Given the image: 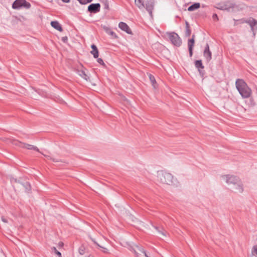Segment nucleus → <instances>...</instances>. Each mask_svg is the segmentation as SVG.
I'll return each mask as SVG.
<instances>
[{
	"instance_id": "f257e3e1",
	"label": "nucleus",
	"mask_w": 257,
	"mask_h": 257,
	"mask_svg": "<svg viewBox=\"0 0 257 257\" xmlns=\"http://www.w3.org/2000/svg\"><path fill=\"white\" fill-rule=\"evenodd\" d=\"M158 180L165 184L172 185L174 183V176L169 173L164 171H160L157 172Z\"/></svg>"
},
{
	"instance_id": "f03ea898",
	"label": "nucleus",
	"mask_w": 257,
	"mask_h": 257,
	"mask_svg": "<svg viewBox=\"0 0 257 257\" xmlns=\"http://www.w3.org/2000/svg\"><path fill=\"white\" fill-rule=\"evenodd\" d=\"M236 87L243 97L247 98L249 97L251 94L250 89L242 80L238 79L236 81Z\"/></svg>"
},
{
	"instance_id": "7ed1b4c3",
	"label": "nucleus",
	"mask_w": 257,
	"mask_h": 257,
	"mask_svg": "<svg viewBox=\"0 0 257 257\" xmlns=\"http://www.w3.org/2000/svg\"><path fill=\"white\" fill-rule=\"evenodd\" d=\"M166 35L168 37L172 44L177 47H179L182 44V41L178 35L174 32L166 33Z\"/></svg>"
},
{
	"instance_id": "20e7f679",
	"label": "nucleus",
	"mask_w": 257,
	"mask_h": 257,
	"mask_svg": "<svg viewBox=\"0 0 257 257\" xmlns=\"http://www.w3.org/2000/svg\"><path fill=\"white\" fill-rule=\"evenodd\" d=\"M222 179L225 181L228 185L232 186L237 183L240 179L239 177L231 175H225L222 176Z\"/></svg>"
},
{
	"instance_id": "39448f33",
	"label": "nucleus",
	"mask_w": 257,
	"mask_h": 257,
	"mask_svg": "<svg viewBox=\"0 0 257 257\" xmlns=\"http://www.w3.org/2000/svg\"><path fill=\"white\" fill-rule=\"evenodd\" d=\"M31 5L29 3L26 1V0H16L13 3L12 7L14 9H18L22 7L26 9H29Z\"/></svg>"
},
{
	"instance_id": "423d86ee",
	"label": "nucleus",
	"mask_w": 257,
	"mask_h": 257,
	"mask_svg": "<svg viewBox=\"0 0 257 257\" xmlns=\"http://www.w3.org/2000/svg\"><path fill=\"white\" fill-rule=\"evenodd\" d=\"M230 189L231 191L235 193H242L243 191V184L240 179H239L237 183L233 185L230 186Z\"/></svg>"
},
{
	"instance_id": "0eeeda50",
	"label": "nucleus",
	"mask_w": 257,
	"mask_h": 257,
	"mask_svg": "<svg viewBox=\"0 0 257 257\" xmlns=\"http://www.w3.org/2000/svg\"><path fill=\"white\" fill-rule=\"evenodd\" d=\"M154 5L155 0H147V4L146 5V9L151 16L152 15V11L154 9Z\"/></svg>"
},
{
	"instance_id": "6e6552de",
	"label": "nucleus",
	"mask_w": 257,
	"mask_h": 257,
	"mask_svg": "<svg viewBox=\"0 0 257 257\" xmlns=\"http://www.w3.org/2000/svg\"><path fill=\"white\" fill-rule=\"evenodd\" d=\"M100 5L99 4H92L88 8V11L91 13H97L99 12Z\"/></svg>"
},
{
	"instance_id": "1a4fd4ad",
	"label": "nucleus",
	"mask_w": 257,
	"mask_h": 257,
	"mask_svg": "<svg viewBox=\"0 0 257 257\" xmlns=\"http://www.w3.org/2000/svg\"><path fill=\"white\" fill-rule=\"evenodd\" d=\"M118 27L121 30L125 32L127 34H132V31L126 24L123 22H120L118 25Z\"/></svg>"
},
{
	"instance_id": "9d476101",
	"label": "nucleus",
	"mask_w": 257,
	"mask_h": 257,
	"mask_svg": "<svg viewBox=\"0 0 257 257\" xmlns=\"http://www.w3.org/2000/svg\"><path fill=\"white\" fill-rule=\"evenodd\" d=\"M51 26L54 28L55 29L57 30V31L61 32L63 31L62 27L60 24L57 21H52L51 22Z\"/></svg>"
},
{
	"instance_id": "9b49d317",
	"label": "nucleus",
	"mask_w": 257,
	"mask_h": 257,
	"mask_svg": "<svg viewBox=\"0 0 257 257\" xmlns=\"http://www.w3.org/2000/svg\"><path fill=\"white\" fill-rule=\"evenodd\" d=\"M194 36H193V37L192 39L189 40L188 42V49L189 51V54L190 56H192V51H193V48L194 45Z\"/></svg>"
},
{
	"instance_id": "f8f14e48",
	"label": "nucleus",
	"mask_w": 257,
	"mask_h": 257,
	"mask_svg": "<svg viewBox=\"0 0 257 257\" xmlns=\"http://www.w3.org/2000/svg\"><path fill=\"white\" fill-rule=\"evenodd\" d=\"M22 148L26 149L28 150H35L37 152H40L39 149L37 147H36L34 145H31V144L24 143V142H23Z\"/></svg>"
},
{
	"instance_id": "ddd939ff",
	"label": "nucleus",
	"mask_w": 257,
	"mask_h": 257,
	"mask_svg": "<svg viewBox=\"0 0 257 257\" xmlns=\"http://www.w3.org/2000/svg\"><path fill=\"white\" fill-rule=\"evenodd\" d=\"M204 56L208 61H210L211 59V53L209 50L208 45H206L205 49L204 51Z\"/></svg>"
},
{
	"instance_id": "4468645a",
	"label": "nucleus",
	"mask_w": 257,
	"mask_h": 257,
	"mask_svg": "<svg viewBox=\"0 0 257 257\" xmlns=\"http://www.w3.org/2000/svg\"><path fill=\"white\" fill-rule=\"evenodd\" d=\"M8 141H9L13 145L22 148L23 142H22L16 139H8Z\"/></svg>"
},
{
	"instance_id": "2eb2a0df",
	"label": "nucleus",
	"mask_w": 257,
	"mask_h": 257,
	"mask_svg": "<svg viewBox=\"0 0 257 257\" xmlns=\"http://www.w3.org/2000/svg\"><path fill=\"white\" fill-rule=\"evenodd\" d=\"M135 5L140 10L145 8L144 0H135Z\"/></svg>"
},
{
	"instance_id": "dca6fc26",
	"label": "nucleus",
	"mask_w": 257,
	"mask_h": 257,
	"mask_svg": "<svg viewBox=\"0 0 257 257\" xmlns=\"http://www.w3.org/2000/svg\"><path fill=\"white\" fill-rule=\"evenodd\" d=\"M234 7V4L232 1H227L225 2L223 8L226 10H229Z\"/></svg>"
},
{
	"instance_id": "f3484780",
	"label": "nucleus",
	"mask_w": 257,
	"mask_h": 257,
	"mask_svg": "<svg viewBox=\"0 0 257 257\" xmlns=\"http://www.w3.org/2000/svg\"><path fill=\"white\" fill-rule=\"evenodd\" d=\"M200 7V4L199 3H196L191 5L188 8V11L189 12L195 11Z\"/></svg>"
},
{
	"instance_id": "a211bd4d",
	"label": "nucleus",
	"mask_w": 257,
	"mask_h": 257,
	"mask_svg": "<svg viewBox=\"0 0 257 257\" xmlns=\"http://www.w3.org/2000/svg\"><path fill=\"white\" fill-rule=\"evenodd\" d=\"M92 51H91V53L93 55L94 57L96 58L98 57V51L97 49V47L94 45H91Z\"/></svg>"
},
{
	"instance_id": "6ab92c4d",
	"label": "nucleus",
	"mask_w": 257,
	"mask_h": 257,
	"mask_svg": "<svg viewBox=\"0 0 257 257\" xmlns=\"http://www.w3.org/2000/svg\"><path fill=\"white\" fill-rule=\"evenodd\" d=\"M250 255L251 257H257V244L251 247Z\"/></svg>"
},
{
	"instance_id": "aec40b11",
	"label": "nucleus",
	"mask_w": 257,
	"mask_h": 257,
	"mask_svg": "<svg viewBox=\"0 0 257 257\" xmlns=\"http://www.w3.org/2000/svg\"><path fill=\"white\" fill-rule=\"evenodd\" d=\"M79 75L83 79L88 81L89 79V77L88 75L86 73L84 70H82L79 71Z\"/></svg>"
},
{
	"instance_id": "412c9836",
	"label": "nucleus",
	"mask_w": 257,
	"mask_h": 257,
	"mask_svg": "<svg viewBox=\"0 0 257 257\" xmlns=\"http://www.w3.org/2000/svg\"><path fill=\"white\" fill-rule=\"evenodd\" d=\"M149 76L153 87L154 88H156L157 87V84L155 77L151 74H150Z\"/></svg>"
},
{
	"instance_id": "4be33fe9",
	"label": "nucleus",
	"mask_w": 257,
	"mask_h": 257,
	"mask_svg": "<svg viewBox=\"0 0 257 257\" xmlns=\"http://www.w3.org/2000/svg\"><path fill=\"white\" fill-rule=\"evenodd\" d=\"M78 252L80 254L83 255L86 252V248L84 246H81L78 249Z\"/></svg>"
},
{
	"instance_id": "5701e85b",
	"label": "nucleus",
	"mask_w": 257,
	"mask_h": 257,
	"mask_svg": "<svg viewBox=\"0 0 257 257\" xmlns=\"http://www.w3.org/2000/svg\"><path fill=\"white\" fill-rule=\"evenodd\" d=\"M25 192H28L31 190V185L29 183H26L23 185Z\"/></svg>"
},
{
	"instance_id": "b1692460",
	"label": "nucleus",
	"mask_w": 257,
	"mask_h": 257,
	"mask_svg": "<svg viewBox=\"0 0 257 257\" xmlns=\"http://www.w3.org/2000/svg\"><path fill=\"white\" fill-rule=\"evenodd\" d=\"M195 66L197 68H203L201 61L200 60H197L195 62Z\"/></svg>"
},
{
	"instance_id": "393cba45",
	"label": "nucleus",
	"mask_w": 257,
	"mask_h": 257,
	"mask_svg": "<svg viewBox=\"0 0 257 257\" xmlns=\"http://www.w3.org/2000/svg\"><path fill=\"white\" fill-rule=\"evenodd\" d=\"M186 34L187 36H189L191 34V30L189 29V25L188 23L186 24Z\"/></svg>"
},
{
	"instance_id": "a878e982",
	"label": "nucleus",
	"mask_w": 257,
	"mask_h": 257,
	"mask_svg": "<svg viewBox=\"0 0 257 257\" xmlns=\"http://www.w3.org/2000/svg\"><path fill=\"white\" fill-rule=\"evenodd\" d=\"M52 251L55 253H56L57 255L59 256H61V253L60 252H59V251H58L56 249V248L55 247H53L52 248Z\"/></svg>"
},
{
	"instance_id": "bb28decb",
	"label": "nucleus",
	"mask_w": 257,
	"mask_h": 257,
	"mask_svg": "<svg viewBox=\"0 0 257 257\" xmlns=\"http://www.w3.org/2000/svg\"><path fill=\"white\" fill-rule=\"evenodd\" d=\"M48 160H52L53 162H57V160H56L54 158H52L51 156H49V155H44L43 154H42Z\"/></svg>"
},
{
	"instance_id": "cd10ccee",
	"label": "nucleus",
	"mask_w": 257,
	"mask_h": 257,
	"mask_svg": "<svg viewBox=\"0 0 257 257\" xmlns=\"http://www.w3.org/2000/svg\"><path fill=\"white\" fill-rule=\"evenodd\" d=\"M82 4H86L90 2L92 0H78Z\"/></svg>"
},
{
	"instance_id": "c85d7f7f",
	"label": "nucleus",
	"mask_w": 257,
	"mask_h": 257,
	"mask_svg": "<svg viewBox=\"0 0 257 257\" xmlns=\"http://www.w3.org/2000/svg\"><path fill=\"white\" fill-rule=\"evenodd\" d=\"M97 61L100 64L102 65H105V64L102 59L98 58Z\"/></svg>"
},
{
	"instance_id": "c756f323",
	"label": "nucleus",
	"mask_w": 257,
	"mask_h": 257,
	"mask_svg": "<svg viewBox=\"0 0 257 257\" xmlns=\"http://www.w3.org/2000/svg\"><path fill=\"white\" fill-rule=\"evenodd\" d=\"M212 19L214 21H217L218 20L217 15L215 14H213L212 16Z\"/></svg>"
},
{
	"instance_id": "7c9ffc66",
	"label": "nucleus",
	"mask_w": 257,
	"mask_h": 257,
	"mask_svg": "<svg viewBox=\"0 0 257 257\" xmlns=\"http://www.w3.org/2000/svg\"><path fill=\"white\" fill-rule=\"evenodd\" d=\"M99 246L103 249L102 251L103 252L108 253V249L107 248H105V247H102V246H100V245H99Z\"/></svg>"
},
{
	"instance_id": "2f4dec72",
	"label": "nucleus",
	"mask_w": 257,
	"mask_h": 257,
	"mask_svg": "<svg viewBox=\"0 0 257 257\" xmlns=\"http://www.w3.org/2000/svg\"><path fill=\"white\" fill-rule=\"evenodd\" d=\"M62 40L64 42H66L67 40V38L66 37L62 38Z\"/></svg>"
},
{
	"instance_id": "473e14b6",
	"label": "nucleus",
	"mask_w": 257,
	"mask_h": 257,
	"mask_svg": "<svg viewBox=\"0 0 257 257\" xmlns=\"http://www.w3.org/2000/svg\"><path fill=\"white\" fill-rule=\"evenodd\" d=\"M64 3H68L69 2L70 0H62Z\"/></svg>"
},
{
	"instance_id": "72a5a7b5",
	"label": "nucleus",
	"mask_w": 257,
	"mask_h": 257,
	"mask_svg": "<svg viewBox=\"0 0 257 257\" xmlns=\"http://www.w3.org/2000/svg\"><path fill=\"white\" fill-rule=\"evenodd\" d=\"M87 257H94V256H93V255H92L91 254H89Z\"/></svg>"
},
{
	"instance_id": "f704fd0d",
	"label": "nucleus",
	"mask_w": 257,
	"mask_h": 257,
	"mask_svg": "<svg viewBox=\"0 0 257 257\" xmlns=\"http://www.w3.org/2000/svg\"><path fill=\"white\" fill-rule=\"evenodd\" d=\"M3 221L4 222H7L6 220L5 219H3Z\"/></svg>"
},
{
	"instance_id": "c9c22d12",
	"label": "nucleus",
	"mask_w": 257,
	"mask_h": 257,
	"mask_svg": "<svg viewBox=\"0 0 257 257\" xmlns=\"http://www.w3.org/2000/svg\"><path fill=\"white\" fill-rule=\"evenodd\" d=\"M59 257H62V256L61 255V256H59Z\"/></svg>"
}]
</instances>
